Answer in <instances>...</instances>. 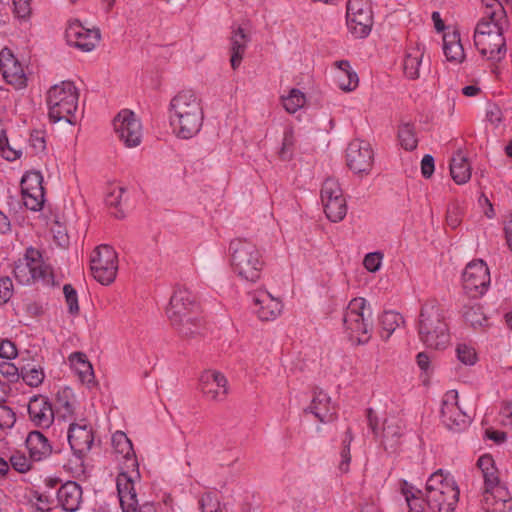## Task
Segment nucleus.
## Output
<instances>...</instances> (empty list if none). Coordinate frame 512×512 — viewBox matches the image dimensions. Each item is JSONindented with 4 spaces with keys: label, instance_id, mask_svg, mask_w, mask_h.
Segmentation results:
<instances>
[{
    "label": "nucleus",
    "instance_id": "nucleus-14",
    "mask_svg": "<svg viewBox=\"0 0 512 512\" xmlns=\"http://www.w3.org/2000/svg\"><path fill=\"white\" fill-rule=\"evenodd\" d=\"M140 475L137 470L131 473L121 472L116 478V487L120 506L123 512H156L152 506L139 508V501L135 489V482L139 480Z\"/></svg>",
    "mask_w": 512,
    "mask_h": 512
},
{
    "label": "nucleus",
    "instance_id": "nucleus-44",
    "mask_svg": "<svg viewBox=\"0 0 512 512\" xmlns=\"http://www.w3.org/2000/svg\"><path fill=\"white\" fill-rule=\"evenodd\" d=\"M353 440V436L348 429L344 438L342 439L343 448L340 452V462L338 465V470L340 473L344 474L349 471L351 454H350V444Z\"/></svg>",
    "mask_w": 512,
    "mask_h": 512
},
{
    "label": "nucleus",
    "instance_id": "nucleus-63",
    "mask_svg": "<svg viewBox=\"0 0 512 512\" xmlns=\"http://www.w3.org/2000/svg\"><path fill=\"white\" fill-rule=\"evenodd\" d=\"M10 231V221L8 217L0 211V233L5 234Z\"/></svg>",
    "mask_w": 512,
    "mask_h": 512
},
{
    "label": "nucleus",
    "instance_id": "nucleus-32",
    "mask_svg": "<svg viewBox=\"0 0 512 512\" xmlns=\"http://www.w3.org/2000/svg\"><path fill=\"white\" fill-rule=\"evenodd\" d=\"M69 363L83 384L88 387L95 384L94 371L85 354L81 352L72 353L69 356Z\"/></svg>",
    "mask_w": 512,
    "mask_h": 512
},
{
    "label": "nucleus",
    "instance_id": "nucleus-19",
    "mask_svg": "<svg viewBox=\"0 0 512 512\" xmlns=\"http://www.w3.org/2000/svg\"><path fill=\"white\" fill-rule=\"evenodd\" d=\"M21 191L24 205L38 211L44 204L43 176L38 171H29L21 180Z\"/></svg>",
    "mask_w": 512,
    "mask_h": 512
},
{
    "label": "nucleus",
    "instance_id": "nucleus-21",
    "mask_svg": "<svg viewBox=\"0 0 512 512\" xmlns=\"http://www.w3.org/2000/svg\"><path fill=\"white\" fill-rule=\"evenodd\" d=\"M253 310L262 321H273L282 312V303L266 290H256L250 295Z\"/></svg>",
    "mask_w": 512,
    "mask_h": 512
},
{
    "label": "nucleus",
    "instance_id": "nucleus-23",
    "mask_svg": "<svg viewBox=\"0 0 512 512\" xmlns=\"http://www.w3.org/2000/svg\"><path fill=\"white\" fill-rule=\"evenodd\" d=\"M1 72L7 83L17 89L26 86V75L21 63L16 59L10 49H2Z\"/></svg>",
    "mask_w": 512,
    "mask_h": 512
},
{
    "label": "nucleus",
    "instance_id": "nucleus-45",
    "mask_svg": "<svg viewBox=\"0 0 512 512\" xmlns=\"http://www.w3.org/2000/svg\"><path fill=\"white\" fill-rule=\"evenodd\" d=\"M199 506L202 512H222L220 502L213 493L204 494L199 500Z\"/></svg>",
    "mask_w": 512,
    "mask_h": 512
},
{
    "label": "nucleus",
    "instance_id": "nucleus-18",
    "mask_svg": "<svg viewBox=\"0 0 512 512\" xmlns=\"http://www.w3.org/2000/svg\"><path fill=\"white\" fill-rule=\"evenodd\" d=\"M67 438L74 454L81 458L90 451L93 445L94 433L92 426L83 418L71 422Z\"/></svg>",
    "mask_w": 512,
    "mask_h": 512
},
{
    "label": "nucleus",
    "instance_id": "nucleus-38",
    "mask_svg": "<svg viewBox=\"0 0 512 512\" xmlns=\"http://www.w3.org/2000/svg\"><path fill=\"white\" fill-rule=\"evenodd\" d=\"M112 445L117 453L121 454L124 459L131 462V466L133 468L137 467V462L133 457L134 451L132 443L124 432L116 431L112 435Z\"/></svg>",
    "mask_w": 512,
    "mask_h": 512
},
{
    "label": "nucleus",
    "instance_id": "nucleus-10",
    "mask_svg": "<svg viewBox=\"0 0 512 512\" xmlns=\"http://www.w3.org/2000/svg\"><path fill=\"white\" fill-rule=\"evenodd\" d=\"M14 276L23 285L35 282H42L46 285L53 283L50 265L43 260L41 252L33 247L27 248L23 257L16 262Z\"/></svg>",
    "mask_w": 512,
    "mask_h": 512
},
{
    "label": "nucleus",
    "instance_id": "nucleus-12",
    "mask_svg": "<svg viewBox=\"0 0 512 512\" xmlns=\"http://www.w3.org/2000/svg\"><path fill=\"white\" fill-rule=\"evenodd\" d=\"M113 127L118 139L127 148H135L141 144L143 128L140 119L133 111L121 110L113 120Z\"/></svg>",
    "mask_w": 512,
    "mask_h": 512
},
{
    "label": "nucleus",
    "instance_id": "nucleus-49",
    "mask_svg": "<svg viewBox=\"0 0 512 512\" xmlns=\"http://www.w3.org/2000/svg\"><path fill=\"white\" fill-rule=\"evenodd\" d=\"M294 146V133L292 128H287L284 132L280 156L282 159L291 157L292 148Z\"/></svg>",
    "mask_w": 512,
    "mask_h": 512
},
{
    "label": "nucleus",
    "instance_id": "nucleus-8",
    "mask_svg": "<svg viewBox=\"0 0 512 512\" xmlns=\"http://www.w3.org/2000/svg\"><path fill=\"white\" fill-rule=\"evenodd\" d=\"M79 93L71 81H62L52 86L46 95L49 120L53 123L64 121L75 124Z\"/></svg>",
    "mask_w": 512,
    "mask_h": 512
},
{
    "label": "nucleus",
    "instance_id": "nucleus-58",
    "mask_svg": "<svg viewBox=\"0 0 512 512\" xmlns=\"http://www.w3.org/2000/svg\"><path fill=\"white\" fill-rule=\"evenodd\" d=\"M421 172L425 178H429L434 172V159L431 155H425L421 161Z\"/></svg>",
    "mask_w": 512,
    "mask_h": 512
},
{
    "label": "nucleus",
    "instance_id": "nucleus-59",
    "mask_svg": "<svg viewBox=\"0 0 512 512\" xmlns=\"http://www.w3.org/2000/svg\"><path fill=\"white\" fill-rule=\"evenodd\" d=\"M500 417L504 426L512 427V403L503 405L500 411Z\"/></svg>",
    "mask_w": 512,
    "mask_h": 512
},
{
    "label": "nucleus",
    "instance_id": "nucleus-3",
    "mask_svg": "<svg viewBox=\"0 0 512 512\" xmlns=\"http://www.w3.org/2000/svg\"><path fill=\"white\" fill-rule=\"evenodd\" d=\"M204 121L201 99L191 90L177 93L169 104V123L174 135L180 139L196 136Z\"/></svg>",
    "mask_w": 512,
    "mask_h": 512
},
{
    "label": "nucleus",
    "instance_id": "nucleus-31",
    "mask_svg": "<svg viewBox=\"0 0 512 512\" xmlns=\"http://www.w3.org/2000/svg\"><path fill=\"white\" fill-rule=\"evenodd\" d=\"M443 52L447 61L451 63L460 64L464 60V49L460 35L456 30L446 32L443 35Z\"/></svg>",
    "mask_w": 512,
    "mask_h": 512
},
{
    "label": "nucleus",
    "instance_id": "nucleus-26",
    "mask_svg": "<svg viewBox=\"0 0 512 512\" xmlns=\"http://www.w3.org/2000/svg\"><path fill=\"white\" fill-rule=\"evenodd\" d=\"M461 315L465 323L476 331H483L489 327V318L478 301L469 300L465 303Z\"/></svg>",
    "mask_w": 512,
    "mask_h": 512
},
{
    "label": "nucleus",
    "instance_id": "nucleus-54",
    "mask_svg": "<svg viewBox=\"0 0 512 512\" xmlns=\"http://www.w3.org/2000/svg\"><path fill=\"white\" fill-rule=\"evenodd\" d=\"M13 294V284L9 277L0 278V304L9 301Z\"/></svg>",
    "mask_w": 512,
    "mask_h": 512
},
{
    "label": "nucleus",
    "instance_id": "nucleus-33",
    "mask_svg": "<svg viewBox=\"0 0 512 512\" xmlns=\"http://www.w3.org/2000/svg\"><path fill=\"white\" fill-rule=\"evenodd\" d=\"M450 174L458 185L467 183L471 178V165L461 150H458L450 160Z\"/></svg>",
    "mask_w": 512,
    "mask_h": 512
},
{
    "label": "nucleus",
    "instance_id": "nucleus-64",
    "mask_svg": "<svg viewBox=\"0 0 512 512\" xmlns=\"http://www.w3.org/2000/svg\"><path fill=\"white\" fill-rule=\"evenodd\" d=\"M432 20L434 22V26H435V29L438 31V32H441L444 30L445 28V25H444V22L442 21L441 19V16H440V13L439 12H433L432 13Z\"/></svg>",
    "mask_w": 512,
    "mask_h": 512
},
{
    "label": "nucleus",
    "instance_id": "nucleus-62",
    "mask_svg": "<svg viewBox=\"0 0 512 512\" xmlns=\"http://www.w3.org/2000/svg\"><path fill=\"white\" fill-rule=\"evenodd\" d=\"M429 356L424 353L420 352L417 355V364L422 370H427L429 368Z\"/></svg>",
    "mask_w": 512,
    "mask_h": 512
},
{
    "label": "nucleus",
    "instance_id": "nucleus-46",
    "mask_svg": "<svg viewBox=\"0 0 512 512\" xmlns=\"http://www.w3.org/2000/svg\"><path fill=\"white\" fill-rule=\"evenodd\" d=\"M383 257V253L381 252L368 253L363 260L365 269L371 273L377 272L382 266Z\"/></svg>",
    "mask_w": 512,
    "mask_h": 512
},
{
    "label": "nucleus",
    "instance_id": "nucleus-15",
    "mask_svg": "<svg viewBox=\"0 0 512 512\" xmlns=\"http://www.w3.org/2000/svg\"><path fill=\"white\" fill-rule=\"evenodd\" d=\"M348 167L356 174H368L374 162V153L371 145L363 140H353L346 151Z\"/></svg>",
    "mask_w": 512,
    "mask_h": 512
},
{
    "label": "nucleus",
    "instance_id": "nucleus-51",
    "mask_svg": "<svg viewBox=\"0 0 512 512\" xmlns=\"http://www.w3.org/2000/svg\"><path fill=\"white\" fill-rule=\"evenodd\" d=\"M15 420L16 418L13 410L4 404H0V428H11L14 425Z\"/></svg>",
    "mask_w": 512,
    "mask_h": 512
},
{
    "label": "nucleus",
    "instance_id": "nucleus-22",
    "mask_svg": "<svg viewBox=\"0 0 512 512\" xmlns=\"http://www.w3.org/2000/svg\"><path fill=\"white\" fill-rule=\"evenodd\" d=\"M199 385L202 393L210 400L221 401L227 395V379L218 371H204Z\"/></svg>",
    "mask_w": 512,
    "mask_h": 512
},
{
    "label": "nucleus",
    "instance_id": "nucleus-9",
    "mask_svg": "<svg viewBox=\"0 0 512 512\" xmlns=\"http://www.w3.org/2000/svg\"><path fill=\"white\" fill-rule=\"evenodd\" d=\"M343 324L352 341L358 344L368 342L372 331V310L364 298H354L349 302Z\"/></svg>",
    "mask_w": 512,
    "mask_h": 512
},
{
    "label": "nucleus",
    "instance_id": "nucleus-60",
    "mask_svg": "<svg viewBox=\"0 0 512 512\" xmlns=\"http://www.w3.org/2000/svg\"><path fill=\"white\" fill-rule=\"evenodd\" d=\"M487 116L489 118V121H491L492 123H500L502 120V113L500 109L496 106L492 107L488 111Z\"/></svg>",
    "mask_w": 512,
    "mask_h": 512
},
{
    "label": "nucleus",
    "instance_id": "nucleus-25",
    "mask_svg": "<svg viewBox=\"0 0 512 512\" xmlns=\"http://www.w3.org/2000/svg\"><path fill=\"white\" fill-rule=\"evenodd\" d=\"M56 414L59 418L74 422L80 419V406L70 388H64L57 393Z\"/></svg>",
    "mask_w": 512,
    "mask_h": 512
},
{
    "label": "nucleus",
    "instance_id": "nucleus-34",
    "mask_svg": "<svg viewBox=\"0 0 512 512\" xmlns=\"http://www.w3.org/2000/svg\"><path fill=\"white\" fill-rule=\"evenodd\" d=\"M334 78L338 87L343 91H352L358 86V76L347 61L337 62Z\"/></svg>",
    "mask_w": 512,
    "mask_h": 512
},
{
    "label": "nucleus",
    "instance_id": "nucleus-35",
    "mask_svg": "<svg viewBox=\"0 0 512 512\" xmlns=\"http://www.w3.org/2000/svg\"><path fill=\"white\" fill-rule=\"evenodd\" d=\"M346 18L347 27L356 38H364L370 33L373 24L372 12L365 11L364 14L346 16Z\"/></svg>",
    "mask_w": 512,
    "mask_h": 512
},
{
    "label": "nucleus",
    "instance_id": "nucleus-2",
    "mask_svg": "<svg viewBox=\"0 0 512 512\" xmlns=\"http://www.w3.org/2000/svg\"><path fill=\"white\" fill-rule=\"evenodd\" d=\"M483 16L474 31V44L479 53L492 64L501 62L506 56L503 24L506 11L499 0H482Z\"/></svg>",
    "mask_w": 512,
    "mask_h": 512
},
{
    "label": "nucleus",
    "instance_id": "nucleus-41",
    "mask_svg": "<svg viewBox=\"0 0 512 512\" xmlns=\"http://www.w3.org/2000/svg\"><path fill=\"white\" fill-rule=\"evenodd\" d=\"M402 321V316L399 313L394 311L384 312L380 318V323L386 335H382V337L388 339Z\"/></svg>",
    "mask_w": 512,
    "mask_h": 512
},
{
    "label": "nucleus",
    "instance_id": "nucleus-52",
    "mask_svg": "<svg viewBox=\"0 0 512 512\" xmlns=\"http://www.w3.org/2000/svg\"><path fill=\"white\" fill-rule=\"evenodd\" d=\"M10 462L12 467L20 473H25L31 468V458L28 459L26 456L19 453L12 455Z\"/></svg>",
    "mask_w": 512,
    "mask_h": 512
},
{
    "label": "nucleus",
    "instance_id": "nucleus-55",
    "mask_svg": "<svg viewBox=\"0 0 512 512\" xmlns=\"http://www.w3.org/2000/svg\"><path fill=\"white\" fill-rule=\"evenodd\" d=\"M0 373L10 381H15L20 377V369H18L15 364L8 361L0 363Z\"/></svg>",
    "mask_w": 512,
    "mask_h": 512
},
{
    "label": "nucleus",
    "instance_id": "nucleus-39",
    "mask_svg": "<svg viewBox=\"0 0 512 512\" xmlns=\"http://www.w3.org/2000/svg\"><path fill=\"white\" fill-rule=\"evenodd\" d=\"M307 98L304 92L297 88H291L287 94L281 96V103L284 109L294 114L306 105Z\"/></svg>",
    "mask_w": 512,
    "mask_h": 512
},
{
    "label": "nucleus",
    "instance_id": "nucleus-11",
    "mask_svg": "<svg viewBox=\"0 0 512 512\" xmlns=\"http://www.w3.org/2000/svg\"><path fill=\"white\" fill-rule=\"evenodd\" d=\"M90 269L93 277L99 283L111 284L115 280L118 270L115 250L105 244L96 247L90 256Z\"/></svg>",
    "mask_w": 512,
    "mask_h": 512
},
{
    "label": "nucleus",
    "instance_id": "nucleus-29",
    "mask_svg": "<svg viewBox=\"0 0 512 512\" xmlns=\"http://www.w3.org/2000/svg\"><path fill=\"white\" fill-rule=\"evenodd\" d=\"M59 505L66 511H76L82 502V489L73 481L63 484L57 493Z\"/></svg>",
    "mask_w": 512,
    "mask_h": 512
},
{
    "label": "nucleus",
    "instance_id": "nucleus-17",
    "mask_svg": "<svg viewBox=\"0 0 512 512\" xmlns=\"http://www.w3.org/2000/svg\"><path fill=\"white\" fill-rule=\"evenodd\" d=\"M441 416L443 424L450 430L461 431L468 426L470 418L459 407L457 391L450 390L445 393Z\"/></svg>",
    "mask_w": 512,
    "mask_h": 512
},
{
    "label": "nucleus",
    "instance_id": "nucleus-42",
    "mask_svg": "<svg viewBox=\"0 0 512 512\" xmlns=\"http://www.w3.org/2000/svg\"><path fill=\"white\" fill-rule=\"evenodd\" d=\"M403 434V429L396 421H386L383 429V442L385 446L394 447Z\"/></svg>",
    "mask_w": 512,
    "mask_h": 512
},
{
    "label": "nucleus",
    "instance_id": "nucleus-36",
    "mask_svg": "<svg viewBox=\"0 0 512 512\" xmlns=\"http://www.w3.org/2000/svg\"><path fill=\"white\" fill-rule=\"evenodd\" d=\"M20 377L30 387H39L44 379L45 372L41 363H27L20 368Z\"/></svg>",
    "mask_w": 512,
    "mask_h": 512
},
{
    "label": "nucleus",
    "instance_id": "nucleus-24",
    "mask_svg": "<svg viewBox=\"0 0 512 512\" xmlns=\"http://www.w3.org/2000/svg\"><path fill=\"white\" fill-rule=\"evenodd\" d=\"M30 421L37 427L48 428L53 423L55 412L49 400L42 396H34L28 403Z\"/></svg>",
    "mask_w": 512,
    "mask_h": 512
},
{
    "label": "nucleus",
    "instance_id": "nucleus-13",
    "mask_svg": "<svg viewBox=\"0 0 512 512\" xmlns=\"http://www.w3.org/2000/svg\"><path fill=\"white\" fill-rule=\"evenodd\" d=\"M320 199L329 220L339 222L345 217L347 213L346 199L337 180L328 178L323 182Z\"/></svg>",
    "mask_w": 512,
    "mask_h": 512
},
{
    "label": "nucleus",
    "instance_id": "nucleus-16",
    "mask_svg": "<svg viewBox=\"0 0 512 512\" xmlns=\"http://www.w3.org/2000/svg\"><path fill=\"white\" fill-rule=\"evenodd\" d=\"M463 286L473 297L486 292L490 284V273L483 260H474L467 264L463 275Z\"/></svg>",
    "mask_w": 512,
    "mask_h": 512
},
{
    "label": "nucleus",
    "instance_id": "nucleus-57",
    "mask_svg": "<svg viewBox=\"0 0 512 512\" xmlns=\"http://www.w3.org/2000/svg\"><path fill=\"white\" fill-rule=\"evenodd\" d=\"M123 193H124L123 188H121V187L113 188L112 191L109 193V195L106 198L107 204L109 206L117 207L122 201Z\"/></svg>",
    "mask_w": 512,
    "mask_h": 512
},
{
    "label": "nucleus",
    "instance_id": "nucleus-6",
    "mask_svg": "<svg viewBox=\"0 0 512 512\" xmlns=\"http://www.w3.org/2000/svg\"><path fill=\"white\" fill-rule=\"evenodd\" d=\"M230 264L234 273L242 280L256 282L264 267V258L259 247L245 238H236L229 245Z\"/></svg>",
    "mask_w": 512,
    "mask_h": 512
},
{
    "label": "nucleus",
    "instance_id": "nucleus-4",
    "mask_svg": "<svg viewBox=\"0 0 512 512\" xmlns=\"http://www.w3.org/2000/svg\"><path fill=\"white\" fill-rule=\"evenodd\" d=\"M417 330L420 341L428 348L443 350L450 344L445 312L436 300H429L422 305Z\"/></svg>",
    "mask_w": 512,
    "mask_h": 512
},
{
    "label": "nucleus",
    "instance_id": "nucleus-1",
    "mask_svg": "<svg viewBox=\"0 0 512 512\" xmlns=\"http://www.w3.org/2000/svg\"><path fill=\"white\" fill-rule=\"evenodd\" d=\"M401 493L408 512H454L459 501V487L454 477L442 469L434 472L426 481L425 498L418 488L407 481L401 483Z\"/></svg>",
    "mask_w": 512,
    "mask_h": 512
},
{
    "label": "nucleus",
    "instance_id": "nucleus-5",
    "mask_svg": "<svg viewBox=\"0 0 512 512\" xmlns=\"http://www.w3.org/2000/svg\"><path fill=\"white\" fill-rule=\"evenodd\" d=\"M166 316L183 337H192L200 331L198 305L192 292L185 287L174 290L166 308Z\"/></svg>",
    "mask_w": 512,
    "mask_h": 512
},
{
    "label": "nucleus",
    "instance_id": "nucleus-40",
    "mask_svg": "<svg viewBox=\"0 0 512 512\" xmlns=\"http://www.w3.org/2000/svg\"><path fill=\"white\" fill-rule=\"evenodd\" d=\"M455 351L457 359L466 366H473L478 361L476 348L470 343H458Z\"/></svg>",
    "mask_w": 512,
    "mask_h": 512
},
{
    "label": "nucleus",
    "instance_id": "nucleus-43",
    "mask_svg": "<svg viewBox=\"0 0 512 512\" xmlns=\"http://www.w3.org/2000/svg\"><path fill=\"white\" fill-rule=\"evenodd\" d=\"M398 138L401 146L405 150H413L417 147V138L415 136L414 128L408 123L399 127Z\"/></svg>",
    "mask_w": 512,
    "mask_h": 512
},
{
    "label": "nucleus",
    "instance_id": "nucleus-27",
    "mask_svg": "<svg viewBox=\"0 0 512 512\" xmlns=\"http://www.w3.org/2000/svg\"><path fill=\"white\" fill-rule=\"evenodd\" d=\"M308 409L322 423L332 421L336 414V408L331 403L330 396L322 390L315 392Z\"/></svg>",
    "mask_w": 512,
    "mask_h": 512
},
{
    "label": "nucleus",
    "instance_id": "nucleus-47",
    "mask_svg": "<svg viewBox=\"0 0 512 512\" xmlns=\"http://www.w3.org/2000/svg\"><path fill=\"white\" fill-rule=\"evenodd\" d=\"M63 293L68 306V310L72 314H76L79 311L78 297L76 290L69 284L64 285Z\"/></svg>",
    "mask_w": 512,
    "mask_h": 512
},
{
    "label": "nucleus",
    "instance_id": "nucleus-7",
    "mask_svg": "<svg viewBox=\"0 0 512 512\" xmlns=\"http://www.w3.org/2000/svg\"><path fill=\"white\" fill-rule=\"evenodd\" d=\"M476 465L485 485L483 509L486 512H511L512 498L504 487L499 486V472L492 456L489 454L480 456Z\"/></svg>",
    "mask_w": 512,
    "mask_h": 512
},
{
    "label": "nucleus",
    "instance_id": "nucleus-28",
    "mask_svg": "<svg viewBox=\"0 0 512 512\" xmlns=\"http://www.w3.org/2000/svg\"><path fill=\"white\" fill-rule=\"evenodd\" d=\"M249 41L250 36L245 28L241 26L233 28L230 37V63L233 70L240 66Z\"/></svg>",
    "mask_w": 512,
    "mask_h": 512
},
{
    "label": "nucleus",
    "instance_id": "nucleus-37",
    "mask_svg": "<svg viewBox=\"0 0 512 512\" xmlns=\"http://www.w3.org/2000/svg\"><path fill=\"white\" fill-rule=\"evenodd\" d=\"M423 48L419 45L410 47L404 59L403 68L407 77L416 79L419 77V67L423 58Z\"/></svg>",
    "mask_w": 512,
    "mask_h": 512
},
{
    "label": "nucleus",
    "instance_id": "nucleus-50",
    "mask_svg": "<svg viewBox=\"0 0 512 512\" xmlns=\"http://www.w3.org/2000/svg\"><path fill=\"white\" fill-rule=\"evenodd\" d=\"M13 13L19 19H26L31 14L30 0H12Z\"/></svg>",
    "mask_w": 512,
    "mask_h": 512
},
{
    "label": "nucleus",
    "instance_id": "nucleus-48",
    "mask_svg": "<svg viewBox=\"0 0 512 512\" xmlns=\"http://www.w3.org/2000/svg\"><path fill=\"white\" fill-rule=\"evenodd\" d=\"M372 12L370 4L367 0H349L347 3L346 16H355L364 14V12Z\"/></svg>",
    "mask_w": 512,
    "mask_h": 512
},
{
    "label": "nucleus",
    "instance_id": "nucleus-20",
    "mask_svg": "<svg viewBox=\"0 0 512 512\" xmlns=\"http://www.w3.org/2000/svg\"><path fill=\"white\" fill-rule=\"evenodd\" d=\"M65 35L70 45L85 52L92 51L100 41V31L98 29L86 28L78 20L69 21Z\"/></svg>",
    "mask_w": 512,
    "mask_h": 512
},
{
    "label": "nucleus",
    "instance_id": "nucleus-30",
    "mask_svg": "<svg viewBox=\"0 0 512 512\" xmlns=\"http://www.w3.org/2000/svg\"><path fill=\"white\" fill-rule=\"evenodd\" d=\"M26 446L33 461H41L52 452L48 439L39 431H32L26 439Z\"/></svg>",
    "mask_w": 512,
    "mask_h": 512
},
{
    "label": "nucleus",
    "instance_id": "nucleus-61",
    "mask_svg": "<svg viewBox=\"0 0 512 512\" xmlns=\"http://www.w3.org/2000/svg\"><path fill=\"white\" fill-rule=\"evenodd\" d=\"M504 231L507 244L512 252V216L505 222Z\"/></svg>",
    "mask_w": 512,
    "mask_h": 512
},
{
    "label": "nucleus",
    "instance_id": "nucleus-53",
    "mask_svg": "<svg viewBox=\"0 0 512 512\" xmlns=\"http://www.w3.org/2000/svg\"><path fill=\"white\" fill-rule=\"evenodd\" d=\"M18 355V351L16 345L8 340L4 339L0 341V357L7 360H12L16 358Z\"/></svg>",
    "mask_w": 512,
    "mask_h": 512
},
{
    "label": "nucleus",
    "instance_id": "nucleus-56",
    "mask_svg": "<svg viewBox=\"0 0 512 512\" xmlns=\"http://www.w3.org/2000/svg\"><path fill=\"white\" fill-rule=\"evenodd\" d=\"M446 222L451 228H456L461 222V211L458 206L449 207L446 216Z\"/></svg>",
    "mask_w": 512,
    "mask_h": 512
}]
</instances>
